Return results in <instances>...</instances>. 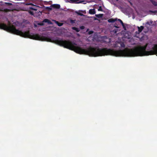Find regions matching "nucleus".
Listing matches in <instances>:
<instances>
[{"label":"nucleus","instance_id":"9b49d317","mask_svg":"<svg viewBox=\"0 0 157 157\" xmlns=\"http://www.w3.org/2000/svg\"><path fill=\"white\" fill-rule=\"evenodd\" d=\"M56 23H57V25L59 26H61L62 25H63V24L61 23H60V22H58V21H57L56 22Z\"/></svg>","mask_w":157,"mask_h":157},{"label":"nucleus","instance_id":"39448f33","mask_svg":"<svg viewBox=\"0 0 157 157\" xmlns=\"http://www.w3.org/2000/svg\"><path fill=\"white\" fill-rule=\"evenodd\" d=\"M138 31L139 32V33H140L143 29H144V27L143 26H141L140 27H139V26L138 27Z\"/></svg>","mask_w":157,"mask_h":157},{"label":"nucleus","instance_id":"6ab92c4d","mask_svg":"<svg viewBox=\"0 0 157 157\" xmlns=\"http://www.w3.org/2000/svg\"><path fill=\"white\" fill-rule=\"evenodd\" d=\"M113 32H114V33H117V30H116V29H114V30H113Z\"/></svg>","mask_w":157,"mask_h":157},{"label":"nucleus","instance_id":"4468645a","mask_svg":"<svg viewBox=\"0 0 157 157\" xmlns=\"http://www.w3.org/2000/svg\"><path fill=\"white\" fill-rule=\"evenodd\" d=\"M77 13L79 15L82 16H84V15L79 12H77Z\"/></svg>","mask_w":157,"mask_h":157},{"label":"nucleus","instance_id":"0eeeda50","mask_svg":"<svg viewBox=\"0 0 157 157\" xmlns=\"http://www.w3.org/2000/svg\"><path fill=\"white\" fill-rule=\"evenodd\" d=\"M52 7L51 5L50 6H47L45 7V9L48 11H51L52 10Z\"/></svg>","mask_w":157,"mask_h":157},{"label":"nucleus","instance_id":"4be33fe9","mask_svg":"<svg viewBox=\"0 0 157 157\" xmlns=\"http://www.w3.org/2000/svg\"><path fill=\"white\" fill-rule=\"evenodd\" d=\"M155 13V14H157V11H155L154 12Z\"/></svg>","mask_w":157,"mask_h":157},{"label":"nucleus","instance_id":"b1692460","mask_svg":"<svg viewBox=\"0 0 157 157\" xmlns=\"http://www.w3.org/2000/svg\"><path fill=\"white\" fill-rule=\"evenodd\" d=\"M114 27L117 28H119V27H118V26H115Z\"/></svg>","mask_w":157,"mask_h":157},{"label":"nucleus","instance_id":"f03ea898","mask_svg":"<svg viewBox=\"0 0 157 157\" xmlns=\"http://www.w3.org/2000/svg\"><path fill=\"white\" fill-rule=\"evenodd\" d=\"M52 8L57 9H59L60 8V5L57 4H54L51 5Z\"/></svg>","mask_w":157,"mask_h":157},{"label":"nucleus","instance_id":"dca6fc26","mask_svg":"<svg viewBox=\"0 0 157 157\" xmlns=\"http://www.w3.org/2000/svg\"><path fill=\"white\" fill-rule=\"evenodd\" d=\"M74 2H76V1H73L72 0H69V2L73 3Z\"/></svg>","mask_w":157,"mask_h":157},{"label":"nucleus","instance_id":"f3484780","mask_svg":"<svg viewBox=\"0 0 157 157\" xmlns=\"http://www.w3.org/2000/svg\"><path fill=\"white\" fill-rule=\"evenodd\" d=\"M93 31H90L89 32V34H92V33H93Z\"/></svg>","mask_w":157,"mask_h":157},{"label":"nucleus","instance_id":"1a4fd4ad","mask_svg":"<svg viewBox=\"0 0 157 157\" xmlns=\"http://www.w3.org/2000/svg\"><path fill=\"white\" fill-rule=\"evenodd\" d=\"M118 20L121 23V24L122 26H123L124 28H125V26L124 25V24L122 22V21L120 19H118Z\"/></svg>","mask_w":157,"mask_h":157},{"label":"nucleus","instance_id":"f8f14e48","mask_svg":"<svg viewBox=\"0 0 157 157\" xmlns=\"http://www.w3.org/2000/svg\"><path fill=\"white\" fill-rule=\"evenodd\" d=\"M121 46L122 48H124L125 47V45L123 43H121Z\"/></svg>","mask_w":157,"mask_h":157},{"label":"nucleus","instance_id":"ddd939ff","mask_svg":"<svg viewBox=\"0 0 157 157\" xmlns=\"http://www.w3.org/2000/svg\"><path fill=\"white\" fill-rule=\"evenodd\" d=\"M152 3L154 5L157 6V3L155 1H152Z\"/></svg>","mask_w":157,"mask_h":157},{"label":"nucleus","instance_id":"5701e85b","mask_svg":"<svg viewBox=\"0 0 157 157\" xmlns=\"http://www.w3.org/2000/svg\"><path fill=\"white\" fill-rule=\"evenodd\" d=\"M31 9H32V10H36V9H34V8H31Z\"/></svg>","mask_w":157,"mask_h":157},{"label":"nucleus","instance_id":"20e7f679","mask_svg":"<svg viewBox=\"0 0 157 157\" xmlns=\"http://www.w3.org/2000/svg\"><path fill=\"white\" fill-rule=\"evenodd\" d=\"M89 13L90 14H94L95 13V9H90L89 10Z\"/></svg>","mask_w":157,"mask_h":157},{"label":"nucleus","instance_id":"7ed1b4c3","mask_svg":"<svg viewBox=\"0 0 157 157\" xmlns=\"http://www.w3.org/2000/svg\"><path fill=\"white\" fill-rule=\"evenodd\" d=\"M43 22L45 23H47L48 24H52V22L50 20L47 19H45L44 20Z\"/></svg>","mask_w":157,"mask_h":157},{"label":"nucleus","instance_id":"a211bd4d","mask_svg":"<svg viewBox=\"0 0 157 157\" xmlns=\"http://www.w3.org/2000/svg\"><path fill=\"white\" fill-rule=\"evenodd\" d=\"M84 26H82L81 27H80V29H84Z\"/></svg>","mask_w":157,"mask_h":157},{"label":"nucleus","instance_id":"aec40b11","mask_svg":"<svg viewBox=\"0 0 157 157\" xmlns=\"http://www.w3.org/2000/svg\"><path fill=\"white\" fill-rule=\"evenodd\" d=\"M6 4L9 5H12V3H7Z\"/></svg>","mask_w":157,"mask_h":157},{"label":"nucleus","instance_id":"412c9836","mask_svg":"<svg viewBox=\"0 0 157 157\" xmlns=\"http://www.w3.org/2000/svg\"><path fill=\"white\" fill-rule=\"evenodd\" d=\"M30 13L31 14H32V15H33V12H31V11H30Z\"/></svg>","mask_w":157,"mask_h":157},{"label":"nucleus","instance_id":"f257e3e1","mask_svg":"<svg viewBox=\"0 0 157 157\" xmlns=\"http://www.w3.org/2000/svg\"><path fill=\"white\" fill-rule=\"evenodd\" d=\"M0 29L25 38H28L33 40L51 42L69 49L68 40H63L62 39L58 37H56L55 39L52 40L49 37L41 36L38 34H30L29 30L24 33L23 32L18 29H16L15 26L13 25L8 26L4 23H0Z\"/></svg>","mask_w":157,"mask_h":157},{"label":"nucleus","instance_id":"393cba45","mask_svg":"<svg viewBox=\"0 0 157 157\" xmlns=\"http://www.w3.org/2000/svg\"><path fill=\"white\" fill-rule=\"evenodd\" d=\"M116 1H118V0H116Z\"/></svg>","mask_w":157,"mask_h":157},{"label":"nucleus","instance_id":"9d476101","mask_svg":"<svg viewBox=\"0 0 157 157\" xmlns=\"http://www.w3.org/2000/svg\"><path fill=\"white\" fill-rule=\"evenodd\" d=\"M152 21H150L149 22H147L146 23V24L148 25H151L152 23Z\"/></svg>","mask_w":157,"mask_h":157},{"label":"nucleus","instance_id":"2eb2a0df","mask_svg":"<svg viewBox=\"0 0 157 157\" xmlns=\"http://www.w3.org/2000/svg\"><path fill=\"white\" fill-rule=\"evenodd\" d=\"M70 21H71V23H75V20H70Z\"/></svg>","mask_w":157,"mask_h":157},{"label":"nucleus","instance_id":"6e6552de","mask_svg":"<svg viewBox=\"0 0 157 157\" xmlns=\"http://www.w3.org/2000/svg\"><path fill=\"white\" fill-rule=\"evenodd\" d=\"M72 29L73 30H75L76 32H78L79 31V29L75 27H73L72 28Z\"/></svg>","mask_w":157,"mask_h":157},{"label":"nucleus","instance_id":"423d86ee","mask_svg":"<svg viewBox=\"0 0 157 157\" xmlns=\"http://www.w3.org/2000/svg\"><path fill=\"white\" fill-rule=\"evenodd\" d=\"M117 20V19H109L108 20V21L109 22H113L115 21H116Z\"/></svg>","mask_w":157,"mask_h":157}]
</instances>
